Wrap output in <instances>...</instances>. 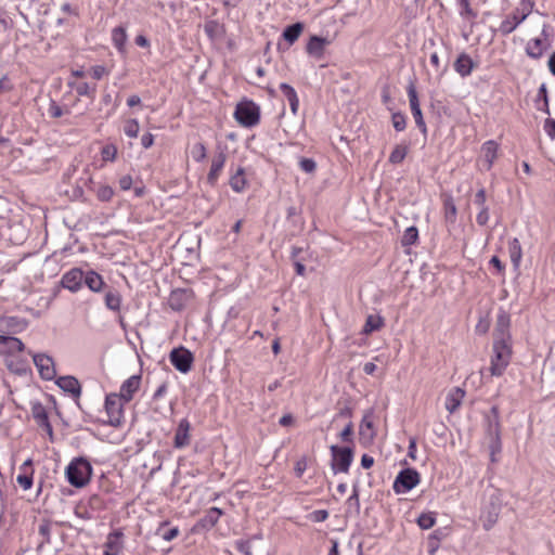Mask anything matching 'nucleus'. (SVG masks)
<instances>
[{
  "mask_svg": "<svg viewBox=\"0 0 555 555\" xmlns=\"http://www.w3.org/2000/svg\"><path fill=\"white\" fill-rule=\"evenodd\" d=\"M140 384L141 375H132L121 384L118 395L125 402H130L134 393L139 390Z\"/></svg>",
  "mask_w": 555,
  "mask_h": 555,
  "instance_id": "20",
  "label": "nucleus"
},
{
  "mask_svg": "<svg viewBox=\"0 0 555 555\" xmlns=\"http://www.w3.org/2000/svg\"><path fill=\"white\" fill-rule=\"evenodd\" d=\"M179 534V529L177 527L170 528L162 533V537L165 541H171L177 538Z\"/></svg>",
  "mask_w": 555,
  "mask_h": 555,
  "instance_id": "62",
  "label": "nucleus"
},
{
  "mask_svg": "<svg viewBox=\"0 0 555 555\" xmlns=\"http://www.w3.org/2000/svg\"><path fill=\"white\" fill-rule=\"evenodd\" d=\"M28 326V321L24 318L15 315L0 317V332L12 335L25 331Z\"/></svg>",
  "mask_w": 555,
  "mask_h": 555,
  "instance_id": "11",
  "label": "nucleus"
},
{
  "mask_svg": "<svg viewBox=\"0 0 555 555\" xmlns=\"http://www.w3.org/2000/svg\"><path fill=\"white\" fill-rule=\"evenodd\" d=\"M302 254H308V250L297 246H294L292 248L291 259L294 262L296 273L300 276H304L306 274V267L304 264L306 257L301 256Z\"/></svg>",
  "mask_w": 555,
  "mask_h": 555,
  "instance_id": "29",
  "label": "nucleus"
},
{
  "mask_svg": "<svg viewBox=\"0 0 555 555\" xmlns=\"http://www.w3.org/2000/svg\"><path fill=\"white\" fill-rule=\"evenodd\" d=\"M349 507H354L357 512L360 511V500H359V490L357 486H353L352 494L349 496L347 501Z\"/></svg>",
  "mask_w": 555,
  "mask_h": 555,
  "instance_id": "55",
  "label": "nucleus"
},
{
  "mask_svg": "<svg viewBox=\"0 0 555 555\" xmlns=\"http://www.w3.org/2000/svg\"><path fill=\"white\" fill-rule=\"evenodd\" d=\"M223 512L218 507H210L198 520V526L204 529H211L219 520Z\"/></svg>",
  "mask_w": 555,
  "mask_h": 555,
  "instance_id": "30",
  "label": "nucleus"
},
{
  "mask_svg": "<svg viewBox=\"0 0 555 555\" xmlns=\"http://www.w3.org/2000/svg\"><path fill=\"white\" fill-rule=\"evenodd\" d=\"M122 398L117 393H109L105 399V410L108 415V423L112 426H119L122 417Z\"/></svg>",
  "mask_w": 555,
  "mask_h": 555,
  "instance_id": "9",
  "label": "nucleus"
},
{
  "mask_svg": "<svg viewBox=\"0 0 555 555\" xmlns=\"http://www.w3.org/2000/svg\"><path fill=\"white\" fill-rule=\"evenodd\" d=\"M508 253L514 267H518L522 257L521 245L518 238L508 242Z\"/></svg>",
  "mask_w": 555,
  "mask_h": 555,
  "instance_id": "36",
  "label": "nucleus"
},
{
  "mask_svg": "<svg viewBox=\"0 0 555 555\" xmlns=\"http://www.w3.org/2000/svg\"><path fill=\"white\" fill-rule=\"evenodd\" d=\"M234 117L244 127H254L259 122L260 108L253 101H244L236 105Z\"/></svg>",
  "mask_w": 555,
  "mask_h": 555,
  "instance_id": "4",
  "label": "nucleus"
},
{
  "mask_svg": "<svg viewBox=\"0 0 555 555\" xmlns=\"http://www.w3.org/2000/svg\"><path fill=\"white\" fill-rule=\"evenodd\" d=\"M56 385L65 392L78 398L81 393V387L78 379L74 376H62L56 380Z\"/></svg>",
  "mask_w": 555,
  "mask_h": 555,
  "instance_id": "24",
  "label": "nucleus"
},
{
  "mask_svg": "<svg viewBox=\"0 0 555 555\" xmlns=\"http://www.w3.org/2000/svg\"><path fill=\"white\" fill-rule=\"evenodd\" d=\"M383 325H384V320L380 315L370 314L366 318L362 333L365 335H369L374 331H378L380 327H383Z\"/></svg>",
  "mask_w": 555,
  "mask_h": 555,
  "instance_id": "37",
  "label": "nucleus"
},
{
  "mask_svg": "<svg viewBox=\"0 0 555 555\" xmlns=\"http://www.w3.org/2000/svg\"><path fill=\"white\" fill-rule=\"evenodd\" d=\"M420 482V474L414 468H405L399 472L393 481V491L397 494L406 493Z\"/></svg>",
  "mask_w": 555,
  "mask_h": 555,
  "instance_id": "7",
  "label": "nucleus"
},
{
  "mask_svg": "<svg viewBox=\"0 0 555 555\" xmlns=\"http://www.w3.org/2000/svg\"><path fill=\"white\" fill-rule=\"evenodd\" d=\"M330 43L331 40L325 37L311 36L307 43L306 51L309 55L321 60L324 56L325 48Z\"/></svg>",
  "mask_w": 555,
  "mask_h": 555,
  "instance_id": "19",
  "label": "nucleus"
},
{
  "mask_svg": "<svg viewBox=\"0 0 555 555\" xmlns=\"http://www.w3.org/2000/svg\"><path fill=\"white\" fill-rule=\"evenodd\" d=\"M359 435L363 439L372 440L374 437V427L373 422L370 417V414H365L361 421Z\"/></svg>",
  "mask_w": 555,
  "mask_h": 555,
  "instance_id": "38",
  "label": "nucleus"
},
{
  "mask_svg": "<svg viewBox=\"0 0 555 555\" xmlns=\"http://www.w3.org/2000/svg\"><path fill=\"white\" fill-rule=\"evenodd\" d=\"M512 354L511 344L493 343L490 372L493 376H501L509 363Z\"/></svg>",
  "mask_w": 555,
  "mask_h": 555,
  "instance_id": "5",
  "label": "nucleus"
},
{
  "mask_svg": "<svg viewBox=\"0 0 555 555\" xmlns=\"http://www.w3.org/2000/svg\"><path fill=\"white\" fill-rule=\"evenodd\" d=\"M302 30H304V24L302 23H299V22L298 23H294V24L287 26L284 29L282 36L288 42V44H293V43H295L298 40V38L301 35Z\"/></svg>",
  "mask_w": 555,
  "mask_h": 555,
  "instance_id": "34",
  "label": "nucleus"
},
{
  "mask_svg": "<svg viewBox=\"0 0 555 555\" xmlns=\"http://www.w3.org/2000/svg\"><path fill=\"white\" fill-rule=\"evenodd\" d=\"M408 154V146L406 145H396L395 149L392 150L390 156H389V162L391 164H400L403 162V159L405 158Z\"/></svg>",
  "mask_w": 555,
  "mask_h": 555,
  "instance_id": "41",
  "label": "nucleus"
},
{
  "mask_svg": "<svg viewBox=\"0 0 555 555\" xmlns=\"http://www.w3.org/2000/svg\"><path fill=\"white\" fill-rule=\"evenodd\" d=\"M33 360L43 379L51 380L55 377L56 371L51 357L44 353H37L33 356Z\"/></svg>",
  "mask_w": 555,
  "mask_h": 555,
  "instance_id": "14",
  "label": "nucleus"
},
{
  "mask_svg": "<svg viewBox=\"0 0 555 555\" xmlns=\"http://www.w3.org/2000/svg\"><path fill=\"white\" fill-rule=\"evenodd\" d=\"M169 360L179 372L188 373L192 369L194 357L189 349L179 347L170 351Z\"/></svg>",
  "mask_w": 555,
  "mask_h": 555,
  "instance_id": "8",
  "label": "nucleus"
},
{
  "mask_svg": "<svg viewBox=\"0 0 555 555\" xmlns=\"http://www.w3.org/2000/svg\"><path fill=\"white\" fill-rule=\"evenodd\" d=\"M102 158L103 160L113 162L116 158L117 149L114 145H105L102 149Z\"/></svg>",
  "mask_w": 555,
  "mask_h": 555,
  "instance_id": "53",
  "label": "nucleus"
},
{
  "mask_svg": "<svg viewBox=\"0 0 555 555\" xmlns=\"http://www.w3.org/2000/svg\"><path fill=\"white\" fill-rule=\"evenodd\" d=\"M461 7L460 15L462 17L476 18L477 13L470 8L469 0H461L457 2Z\"/></svg>",
  "mask_w": 555,
  "mask_h": 555,
  "instance_id": "50",
  "label": "nucleus"
},
{
  "mask_svg": "<svg viewBox=\"0 0 555 555\" xmlns=\"http://www.w3.org/2000/svg\"><path fill=\"white\" fill-rule=\"evenodd\" d=\"M107 74V70L104 66L102 65H96V66H93L92 67V77L94 79H98L100 80L101 78H103V76H105Z\"/></svg>",
  "mask_w": 555,
  "mask_h": 555,
  "instance_id": "61",
  "label": "nucleus"
},
{
  "mask_svg": "<svg viewBox=\"0 0 555 555\" xmlns=\"http://www.w3.org/2000/svg\"><path fill=\"white\" fill-rule=\"evenodd\" d=\"M499 145L495 141L489 140L481 146L482 159L486 163V169L490 170L498 155Z\"/></svg>",
  "mask_w": 555,
  "mask_h": 555,
  "instance_id": "26",
  "label": "nucleus"
},
{
  "mask_svg": "<svg viewBox=\"0 0 555 555\" xmlns=\"http://www.w3.org/2000/svg\"><path fill=\"white\" fill-rule=\"evenodd\" d=\"M193 296L191 288L173 289L168 298V305L172 310L181 311L192 301Z\"/></svg>",
  "mask_w": 555,
  "mask_h": 555,
  "instance_id": "12",
  "label": "nucleus"
},
{
  "mask_svg": "<svg viewBox=\"0 0 555 555\" xmlns=\"http://www.w3.org/2000/svg\"><path fill=\"white\" fill-rule=\"evenodd\" d=\"M118 535H115L114 539L109 535L108 541L106 542V550L104 555H118L120 551V546L117 542Z\"/></svg>",
  "mask_w": 555,
  "mask_h": 555,
  "instance_id": "48",
  "label": "nucleus"
},
{
  "mask_svg": "<svg viewBox=\"0 0 555 555\" xmlns=\"http://www.w3.org/2000/svg\"><path fill=\"white\" fill-rule=\"evenodd\" d=\"M75 90L80 96L87 95L94 98L95 86L91 87L88 82H80L76 85Z\"/></svg>",
  "mask_w": 555,
  "mask_h": 555,
  "instance_id": "47",
  "label": "nucleus"
},
{
  "mask_svg": "<svg viewBox=\"0 0 555 555\" xmlns=\"http://www.w3.org/2000/svg\"><path fill=\"white\" fill-rule=\"evenodd\" d=\"M465 391L460 387L452 388L446 398V409L450 413H454L462 403Z\"/></svg>",
  "mask_w": 555,
  "mask_h": 555,
  "instance_id": "27",
  "label": "nucleus"
},
{
  "mask_svg": "<svg viewBox=\"0 0 555 555\" xmlns=\"http://www.w3.org/2000/svg\"><path fill=\"white\" fill-rule=\"evenodd\" d=\"M330 450L333 457L331 467L334 474L348 473L353 461L352 449L349 447L331 446Z\"/></svg>",
  "mask_w": 555,
  "mask_h": 555,
  "instance_id": "6",
  "label": "nucleus"
},
{
  "mask_svg": "<svg viewBox=\"0 0 555 555\" xmlns=\"http://www.w3.org/2000/svg\"><path fill=\"white\" fill-rule=\"evenodd\" d=\"M353 436V424L350 422L346 425V427L339 434V437L345 442H351Z\"/></svg>",
  "mask_w": 555,
  "mask_h": 555,
  "instance_id": "57",
  "label": "nucleus"
},
{
  "mask_svg": "<svg viewBox=\"0 0 555 555\" xmlns=\"http://www.w3.org/2000/svg\"><path fill=\"white\" fill-rule=\"evenodd\" d=\"M140 126L137 119H128L124 125V132L129 138H137L139 134Z\"/></svg>",
  "mask_w": 555,
  "mask_h": 555,
  "instance_id": "44",
  "label": "nucleus"
},
{
  "mask_svg": "<svg viewBox=\"0 0 555 555\" xmlns=\"http://www.w3.org/2000/svg\"><path fill=\"white\" fill-rule=\"evenodd\" d=\"M191 156L196 163H202L207 156V150L204 143L197 142L191 149Z\"/></svg>",
  "mask_w": 555,
  "mask_h": 555,
  "instance_id": "42",
  "label": "nucleus"
},
{
  "mask_svg": "<svg viewBox=\"0 0 555 555\" xmlns=\"http://www.w3.org/2000/svg\"><path fill=\"white\" fill-rule=\"evenodd\" d=\"M406 92H408V96H409L411 113H412V116H413V118L415 120V124L418 127V129L422 131V133L426 134L427 133V127H426V122L424 120V117H423V114H422V109H421V106H420V101H418L416 88H415L413 82H411L408 86Z\"/></svg>",
  "mask_w": 555,
  "mask_h": 555,
  "instance_id": "10",
  "label": "nucleus"
},
{
  "mask_svg": "<svg viewBox=\"0 0 555 555\" xmlns=\"http://www.w3.org/2000/svg\"><path fill=\"white\" fill-rule=\"evenodd\" d=\"M141 144L144 149H150L154 144V135L152 133H144L141 138Z\"/></svg>",
  "mask_w": 555,
  "mask_h": 555,
  "instance_id": "63",
  "label": "nucleus"
},
{
  "mask_svg": "<svg viewBox=\"0 0 555 555\" xmlns=\"http://www.w3.org/2000/svg\"><path fill=\"white\" fill-rule=\"evenodd\" d=\"M16 481L24 490H28L33 486V476L27 474L18 475Z\"/></svg>",
  "mask_w": 555,
  "mask_h": 555,
  "instance_id": "56",
  "label": "nucleus"
},
{
  "mask_svg": "<svg viewBox=\"0 0 555 555\" xmlns=\"http://www.w3.org/2000/svg\"><path fill=\"white\" fill-rule=\"evenodd\" d=\"M190 422L186 418H182L175 434V448L182 449L190 444Z\"/></svg>",
  "mask_w": 555,
  "mask_h": 555,
  "instance_id": "21",
  "label": "nucleus"
},
{
  "mask_svg": "<svg viewBox=\"0 0 555 555\" xmlns=\"http://www.w3.org/2000/svg\"><path fill=\"white\" fill-rule=\"evenodd\" d=\"M486 434L489 440L491 455L494 456L496 452L501 451L500 412L496 405H493L486 416ZM492 461H494V457H492Z\"/></svg>",
  "mask_w": 555,
  "mask_h": 555,
  "instance_id": "3",
  "label": "nucleus"
},
{
  "mask_svg": "<svg viewBox=\"0 0 555 555\" xmlns=\"http://www.w3.org/2000/svg\"><path fill=\"white\" fill-rule=\"evenodd\" d=\"M31 414L37 425L41 427L50 436V438H52L53 428L49 422L46 408L40 402H35L31 404Z\"/></svg>",
  "mask_w": 555,
  "mask_h": 555,
  "instance_id": "18",
  "label": "nucleus"
},
{
  "mask_svg": "<svg viewBox=\"0 0 555 555\" xmlns=\"http://www.w3.org/2000/svg\"><path fill=\"white\" fill-rule=\"evenodd\" d=\"M0 345L3 346L2 351L10 353L21 352L25 348L23 341L20 338L11 335H0Z\"/></svg>",
  "mask_w": 555,
  "mask_h": 555,
  "instance_id": "28",
  "label": "nucleus"
},
{
  "mask_svg": "<svg viewBox=\"0 0 555 555\" xmlns=\"http://www.w3.org/2000/svg\"><path fill=\"white\" fill-rule=\"evenodd\" d=\"M436 522V517L434 513H423L417 518V525L422 529H430Z\"/></svg>",
  "mask_w": 555,
  "mask_h": 555,
  "instance_id": "43",
  "label": "nucleus"
},
{
  "mask_svg": "<svg viewBox=\"0 0 555 555\" xmlns=\"http://www.w3.org/2000/svg\"><path fill=\"white\" fill-rule=\"evenodd\" d=\"M418 238V230L416 227L408 228L401 238V244L403 246H411L416 243Z\"/></svg>",
  "mask_w": 555,
  "mask_h": 555,
  "instance_id": "40",
  "label": "nucleus"
},
{
  "mask_svg": "<svg viewBox=\"0 0 555 555\" xmlns=\"http://www.w3.org/2000/svg\"><path fill=\"white\" fill-rule=\"evenodd\" d=\"M544 130L552 139H555V119H546L544 124Z\"/></svg>",
  "mask_w": 555,
  "mask_h": 555,
  "instance_id": "60",
  "label": "nucleus"
},
{
  "mask_svg": "<svg viewBox=\"0 0 555 555\" xmlns=\"http://www.w3.org/2000/svg\"><path fill=\"white\" fill-rule=\"evenodd\" d=\"M127 38H128V36H127L125 27L118 26L112 30L113 44L120 53L126 52Z\"/></svg>",
  "mask_w": 555,
  "mask_h": 555,
  "instance_id": "33",
  "label": "nucleus"
},
{
  "mask_svg": "<svg viewBox=\"0 0 555 555\" xmlns=\"http://www.w3.org/2000/svg\"><path fill=\"white\" fill-rule=\"evenodd\" d=\"M114 195V190L107 184H100L96 189V197L101 202H109Z\"/></svg>",
  "mask_w": 555,
  "mask_h": 555,
  "instance_id": "45",
  "label": "nucleus"
},
{
  "mask_svg": "<svg viewBox=\"0 0 555 555\" xmlns=\"http://www.w3.org/2000/svg\"><path fill=\"white\" fill-rule=\"evenodd\" d=\"M219 29L220 26L216 21H209L204 26V30L210 39H214L218 36Z\"/></svg>",
  "mask_w": 555,
  "mask_h": 555,
  "instance_id": "51",
  "label": "nucleus"
},
{
  "mask_svg": "<svg viewBox=\"0 0 555 555\" xmlns=\"http://www.w3.org/2000/svg\"><path fill=\"white\" fill-rule=\"evenodd\" d=\"M83 283L90 291L94 293H103V291L108 286L104 282L103 278L93 270L85 273Z\"/></svg>",
  "mask_w": 555,
  "mask_h": 555,
  "instance_id": "23",
  "label": "nucleus"
},
{
  "mask_svg": "<svg viewBox=\"0 0 555 555\" xmlns=\"http://www.w3.org/2000/svg\"><path fill=\"white\" fill-rule=\"evenodd\" d=\"M229 184L231 189L241 193L246 189L247 180L245 178V170L243 167H238L230 177Z\"/></svg>",
  "mask_w": 555,
  "mask_h": 555,
  "instance_id": "31",
  "label": "nucleus"
},
{
  "mask_svg": "<svg viewBox=\"0 0 555 555\" xmlns=\"http://www.w3.org/2000/svg\"><path fill=\"white\" fill-rule=\"evenodd\" d=\"M48 114L52 118H60L63 116L64 111L55 101L52 100L49 104Z\"/></svg>",
  "mask_w": 555,
  "mask_h": 555,
  "instance_id": "54",
  "label": "nucleus"
},
{
  "mask_svg": "<svg viewBox=\"0 0 555 555\" xmlns=\"http://www.w3.org/2000/svg\"><path fill=\"white\" fill-rule=\"evenodd\" d=\"M544 52L543 41L540 38H534L528 41L526 46V53L533 60H539Z\"/></svg>",
  "mask_w": 555,
  "mask_h": 555,
  "instance_id": "35",
  "label": "nucleus"
},
{
  "mask_svg": "<svg viewBox=\"0 0 555 555\" xmlns=\"http://www.w3.org/2000/svg\"><path fill=\"white\" fill-rule=\"evenodd\" d=\"M443 208H444V216L448 222H454L456 218V206L454 204V201L451 196L447 197L443 201Z\"/></svg>",
  "mask_w": 555,
  "mask_h": 555,
  "instance_id": "39",
  "label": "nucleus"
},
{
  "mask_svg": "<svg viewBox=\"0 0 555 555\" xmlns=\"http://www.w3.org/2000/svg\"><path fill=\"white\" fill-rule=\"evenodd\" d=\"M509 322L507 313L501 312L498 314L493 331V343L511 344Z\"/></svg>",
  "mask_w": 555,
  "mask_h": 555,
  "instance_id": "13",
  "label": "nucleus"
},
{
  "mask_svg": "<svg viewBox=\"0 0 555 555\" xmlns=\"http://www.w3.org/2000/svg\"><path fill=\"white\" fill-rule=\"evenodd\" d=\"M227 160V154L224 151H219L211 159L210 170L207 175V183L215 186L219 180Z\"/></svg>",
  "mask_w": 555,
  "mask_h": 555,
  "instance_id": "17",
  "label": "nucleus"
},
{
  "mask_svg": "<svg viewBox=\"0 0 555 555\" xmlns=\"http://www.w3.org/2000/svg\"><path fill=\"white\" fill-rule=\"evenodd\" d=\"M39 534L42 537V541L40 542V545H43L46 543H50L51 540V524L48 520H42L38 528Z\"/></svg>",
  "mask_w": 555,
  "mask_h": 555,
  "instance_id": "46",
  "label": "nucleus"
},
{
  "mask_svg": "<svg viewBox=\"0 0 555 555\" xmlns=\"http://www.w3.org/2000/svg\"><path fill=\"white\" fill-rule=\"evenodd\" d=\"M299 167L302 171L311 173L315 170L317 164L312 158H301L299 162Z\"/></svg>",
  "mask_w": 555,
  "mask_h": 555,
  "instance_id": "52",
  "label": "nucleus"
},
{
  "mask_svg": "<svg viewBox=\"0 0 555 555\" xmlns=\"http://www.w3.org/2000/svg\"><path fill=\"white\" fill-rule=\"evenodd\" d=\"M392 126L397 131H403L406 127V118L402 113H393L391 116Z\"/></svg>",
  "mask_w": 555,
  "mask_h": 555,
  "instance_id": "49",
  "label": "nucleus"
},
{
  "mask_svg": "<svg viewBox=\"0 0 555 555\" xmlns=\"http://www.w3.org/2000/svg\"><path fill=\"white\" fill-rule=\"evenodd\" d=\"M503 505V493L500 489L492 488L485 502L480 520L486 531H489L496 524Z\"/></svg>",
  "mask_w": 555,
  "mask_h": 555,
  "instance_id": "1",
  "label": "nucleus"
},
{
  "mask_svg": "<svg viewBox=\"0 0 555 555\" xmlns=\"http://www.w3.org/2000/svg\"><path fill=\"white\" fill-rule=\"evenodd\" d=\"M104 293L105 307L112 311H119L121 306V295L118 289L107 286Z\"/></svg>",
  "mask_w": 555,
  "mask_h": 555,
  "instance_id": "25",
  "label": "nucleus"
},
{
  "mask_svg": "<svg viewBox=\"0 0 555 555\" xmlns=\"http://www.w3.org/2000/svg\"><path fill=\"white\" fill-rule=\"evenodd\" d=\"M132 185V178L130 176H124L119 179V186L121 190L127 191Z\"/></svg>",
  "mask_w": 555,
  "mask_h": 555,
  "instance_id": "64",
  "label": "nucleus"
},
{
  "mask_svg": "<svg viewBox=\"0 0 555 555\" xmlns=\"http://www.w3.org/2000/svg\"><path fill=\"white\" fill-rule=\"evenodd\" d=\"M528 14L529 12L520 13L519 9H516L500 24L499 31L501 35L507 36L512 34L527 18Z\"/></svg>",
  "mask_w": 555,
  "mask_h": 555,
  "instance_id": "16",
  "label": "nucleus"
},
{
  "mask_svg": "<svg viewBox=\"0 0 555 555\" xmlns=\"http://www.w3.org/2000/svg\"><path fill=\"white\" fill-rule=\"evenodd\" d=\"M476 221L479 225H486L489 221V208L488 207H483L480 209V211L478 212L477 217H476Z\"/></svg>",
  "mask_w": 555,
  "mask_h": 555,
  "instance_id": "58",
  "label": "nucleus"
},
{
  "mask_svg": "<svg viewBox=\"0 0 555 555\" xmlns=\"http://www.w3.org/2000/svg\"><path fill=\"white\" fill-rule=\"evenodd\" d=\"M280 90L283 93V95L287 99L292 113L296 115L299 107V99L297 92L291 85L286 82H282L280 85Z\"/></svg>",
  "mask_w": 555,
  "mask_h": 555,
  "instance_id": "32",
  "label": "nucleus"
},
{
  "mask_svg": "<svg viewBox=\"0 0 555 555\" xmlns=\"http://www.w3.org/2000/svg\"><path fill=\"white\" fill-rule=\"evenodd\" d=\"M454 70L461 75L462 77H467L472 74L473 69L475 68L476 64L472 60V57L466 54L465 52H462L457 59L454 62Z\"/></svg>",
  "mask_w": 555,
  "mask_h": 555,
  "instance_id": "22",
  "label": "nucleus"
},
{
  "mask_svg": "<svg viewBox=\"0 0 555 555\" xmlns=\"http://www.w3.org/2000/svg\"><path fill=\"white\" fill-rule=\"evenodd\" d=\"M474 203L481 209L486 206V190L481 188L478 190V192L475 194Z\"/></svg>",
  "mask_w": 555,
  "mask_h": 555,
  "instance_id": "59",
  "label": "nucleus"
},
{
  "mask_svg": "<svg viewBox=\"0 0 555 555\" xmlns=\"http://www.w3.org/2000/svg\"><path fill=\"white\" fill-rule=\"evenodd\" d=\"M67 481L75 488L87 486L92 476V466L85 457H75L65 469Z\"/></svg>",
  "mask_w": 555,
  "mask_h": 555,
  "instance_id": "2",
  "label": "nucleus"
},
{
  "mask_svg": "<svg viewBox=\"0 0 555 555\" xmlns=\"http://www.w3.org/2000/svg\"><path fill=\"white\" fill-rule=\"evenodd\" d=\"M85 273L79 268H73L63 274L61 284L64 288L75 293L79 291L83 283Z\"/></svg>",
  "mask_w": 555,
  "mask_h": 555,
  "instance_id": "15",
  "label": "nucleus"
}]
</instances>
